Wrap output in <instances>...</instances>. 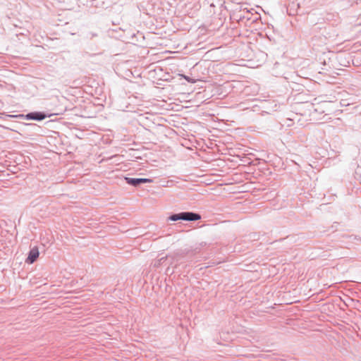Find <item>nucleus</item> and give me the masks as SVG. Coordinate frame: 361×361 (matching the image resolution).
<instances>
[{"mask_svg": "<svg viewBox=\"0 0 361 361\" xmlns=\"http://www.w3.org/2000/svg\"><path fill=\"white\" fill-rule=\"evenodd\" d=\"M201 219V215L198 213L192 212H182L177 214H172L168 217L169 221H195Z\"/></svg>", "mask_w": 361, "mask_h": 361, "instance_id": "f257e3e1", "label": "nucleus"}, {"mask_svg": "<svg viewBox=\"0 0 361 361\" xmlns=\"http://www.w3.org/2000/svg\"><path fill=\"white\" fill-rule=\"evenodd\" d=\"M126 182L133 187H138L141 184L152 183L153 180L147 178H130L125 177Z\"/></svg>", "mask_w": 361, "mask_h": 361, "instance_id": "f03ea898", "label": "nucleus"}, {"mask_svg": "<svg viewBox=\"0 0 361 361\" xmlns=\"http://www.w3.org/2000/svg\"><path fill=\"white\" fill-rule=\"evenodd\" d=\"M50 116L43 111H32L25 115V119L41 121Z\"/></svg>", "mask_w": 361, "mask_h": 361, "instance_id": "7ed1b4c3", "label": "nucleus"}, {"mask_svg": "<svg viewBox=\"0 0 361 361\" xmlns=\"http://www.w3.org/2000/svg\"><path fill=\"white\" fill-rule=\"evenodd\" d=\"M39 252L38 247L37 246H35L34 247L31 248L30 250L29 251L27 257L25 259V262L27 264L34 263L39 257Z\"/></svg>", "mask_w": 361, "mask_h": 361, "instance_id": "20e7f679", "label": "nucleus"}, {"mask_svg": "<svg viewBox=\"0 0 361 361\" xmlns=\"http://www.w3.org/2000/svg\"><path fill=\"white\" fill-rule=\"evenodd\" d=\"M207 245V244L206 242L202 241L191 246L190 249L191 250L192 255L199 253L201 251L202 248L205 247Z\"/></svg>", "mask_w": 361, "mask_h": 361, "instance_id": "39448f33", "label": "nucleus"}, {"mask_svg": "<svg viewBox=\"0 0 361 361\" xmlns=\"http://www.w3.org/2000/svg\"><path fill=\"white\" fill-rule=\"evenodd\" d=\"M188 255H192L191 250L190 248H185L184 250H180L175 252L174 258L178 259L180 258H183Z\"/></svg>", "mask_w": 361, "mask_h": 361, "instance_id": "423d86ee", "label": "nucleus"}, {"mask_svg": "<svg viewBox=\"0 0 361 361\" xmlns=\"http://www.w3.org/2000/svg\"><path fill=\"white\" fill-rule=\"evenodd\" d=\"M231 18L233 20L240 21L244 18V16L242 13L241 9L239 11H234L231 14Z\"/></svg>", "mask_w": 361, "mask_h": 361, "instance_id": "0eeeda50", "label": "nucleus"}, {"mask_svg": "<svg viewBox=\"0 0 361 361\" xmlns=\"http://www.w3.org/2000/svg\"><path fill=\"white\" fill-rule=\"evenodd\" d=\"M166 257H163L160 258L157 262H156L154 264V267H158L160 266L162 262H164L166 259Z\"/></svg>", "mask_w": 361, "mask_h": 361, "instance_id": "6e6552de", "label": "nucleus"}, {"mask_svg": "<svg viewBox=\"0 0 361 361\" xmlns=\"http://www.w3.org/2000/svg\"><path fill=\"white\" fill-rule=\"evenodd\" d=\"M25 114H15V115H8L9 117L16 118H24L25 119Z\"/></svg>", "mask_w": 361, "mask_h": 361, "instance_id": "1a4fd4ad", "label": "nucleus"}, {"mask_svg": "<svg viewBox=\"0 0 361 361\" xmlns=\"http://www.w3.org/2000/svg\"><path fill=\"white\" fill-rule=\"evenodd\" d=\"M209 3L211 7H215L216 6L213 1H209Z\"/></svg>", "mask_w": 361, "mask_h": 361, "instance_id": "9d476101", "label": "nucleus"}, {"mask_svg": "<svg viewBox=\"0 0 361 361\" xmlns=\"http://www.w3.org/2000/svg\"><path fill=\"white\" fill-rule=\"evenodd\" d=\"M26 126H35L34 123H25Z\"/></svg>", "mask_w": 361, "mask_h": 361, "instance_id": "9b49d317", "label": "nucleus"}, {"mask_svg": "<svg viewBox=\"0 0 361 361\" xmlns=\"http://www.w3.org/2000/svg\"><path fill=\"white\" fill-rule=\"evenodd\" d=\"M154 227H156V226H154V225H150V226H149V228H154Z\"/></svg>", "mask_w": 361, "mask_h": 361, "instance_id": "f8f14e48", "label": "nucleus"}, {"mask_svg": "<svg viewBox=\"0 0 361 361\" xmlns=\"http://www.w3.org/2000/svg\"><path fill=\"white\" fill-rule=\"evenodd\" d=\"M185 78L188 81H189V78H188V77H185Z\"/></svg>", "mask_w": 361, "mask_h": 361, "instance_id": "ddd939ff", "label": "nucleus"}, {"mask_svg": "<svg viewBox=\"0 0 361 361\" xmlns=\"http://www.w3.org/2000/svg\"><path fill=\"white\" fill-rule=\"evenodd\" d=\"M218 4L222 6L223 4L221 2H218Z\"/></svg>", "mask_w": 361, "mask_h": 361, "instance_id": "4468645a", "label": "nucleus"}]
</instances>
